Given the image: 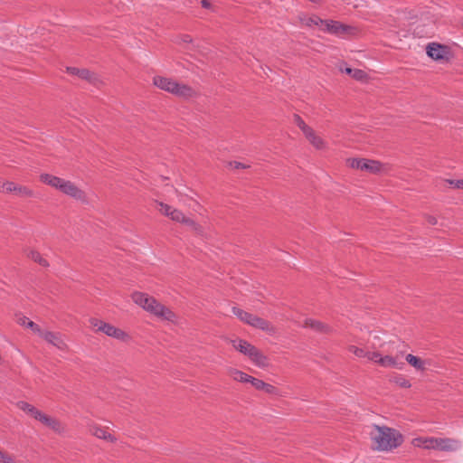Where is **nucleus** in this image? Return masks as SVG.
Returning <instances> with one entry per match:
<instances>
[{"label": "nucleus", "mask_w": 463, "mask_h": 463, "mask_svg": "<svg viewBox=\"0 0 463 463\" xmlns=\"http://www.w3.org/2000/svg\"><path fill=\"white\" fill-rule=\"evenodd\" d=\"M427 55L434 61L448 60L449 50L446 45L438 43H430L426 46Z\"/></svg>", "instance_id": "4"}, {"label": "nucleus", "mask_w": 463, "mask_h": 463, "mask_svg": "<svg viewBox=\"0 0 463 463\" xmlns=\"http://www.w3.org/2000/svg\"><path fill=\"white\" fill-rule=\"evenodd\" d=\"M93 434L102 439H113L111 434L108 433L107 430H103L102 428H95L93 430Z\"/></svg>", "instance_id": "29"}, {"label": "nucleus", "mask_w": 463, "mask_h": 463, "mask_svg": "<svg viewBox=\"0 0 463 463\" xmlns=\"http://www.w3.org/2000/svg\"><path fill=\"white\" fill-rule=\"evenodd\" d=\"M158 210L163 214L170 217L171 211H174V208H172L170 205H168L166 203H160Z\"/></svg>", "instance_id": "33"}, {"label": "nucleus", "mask_w": 463, "mask_h": 463, "mask_svg": "<svg viewBox=\"0 0 463 463\" xmlns=\"http://www.w3.org/2000/svg\"><path fill=\"white\" fill-rule=\"evenodd\" d=\"M428 222H429V223H430V224H431V225H435V224H437V219H436L435 217H433V216H430V217L428 218Z\"/></svg>", "instance_id": "45"}, {"label": "nucleus", "mask_w": 463, "mask_h": 463, "mask_svg": "<svg viewBox=\"0 0 463 463\" xmlns=\"http://www.w3.org/2000/svg\"><path fill=\"white\" fill-rule=\"evenodd\" d=\"M80 69L79 68H76V67H68L67 68V71L72 75H76L79 73Z\"/></svg>", "instance_id": "41"}, {"label": "nucleus", "mask_w": 463, "mask_h": 463, "mask_svg": "<svg viewBox=\"0 0 463 463\" xmlns=\"http://www.w3.org/2000/svg\"><path fill=\"white\" fill-rule=\"evenodd\" d=\"M77 76L82 80H88L89 82L92 83V84H97L98 81H99V79H98V76L90 71L89 70L87 69H80L79 73L77 74Z\"/></svg>", "instance_id": "20"}, {"label": "nucleus", "mask_w": 463, "mask_h": 463, "mask_svg": "<svg viewBox=\"0 0 463 463\" xmlns=\"http://www.w3.org/2000/svg\"><path fill=\"white\" fill-rule=\"evenodd\" d=\"M234 167L235 168H245V165H243L242 163H240V162H234Z\"/></svg>", "instance_id": "47"}, {"label": "nucleus", "mask_w": 463, "mask_h": 463, "mask_svg": "<svg viewBox=\"0 0 463 463\" xmlns=\"http://www.w3.org/2000/svg\"><path fill=\"white\" fill-rule=\"evenodd\" d=\"M300 21L307 27L320 26V29H322L325 19H322L317 15H303L300 17Z\"/></svg>", "instance_id": "15"}, {"label": "nucleus", "mask_w": 463, "mask_h": 463, "mask_svg": "<svg viewBox=\"0 0 463 463\" xmlns=\"http://www.w3.org/2000/svg\"><path fill=\"white\" fill-rule=\"evenodd\" d=\"M232 314L236 316L241 321L244 322L249 312L242 310L238 307H232Z\"/></svg>", "instance_id": "30"}, {"label": "nucleus", "mask_w": 463, "mask_h": 463, "mask_svg": "<svg viewBox=\"0 0 463 463\" xmlns=\"http://www.w3.org/2000/svg\"><path fill=\"white\" fill-rule=\"evenodd\" d=\"M0 462L3 463H16L10 456L0 451Z\"/></svg>", "instance_id": "37"}, {"label": "nucleus", "mask_w": 463, "mask_h": 463, "mask_svg": "<svg viewBox=\"0 0 463 463\" xmlns=\"http://www.w3.org/2000/svg\"><path fill=\"white\" fill-rule=\"evenodd\" d=\"M309 1L312 2V3H315V4L320 2V0H309Z\"/></svg>", "instance_id": "48"}, {"label": "nucleus", "mask_w": 463, "mask_h": 463, "mask_svg": "<svg viewBox=\"0 0 463 463\" xmlns=\"http://www.w3.org/2000/svg\"><path fill=\"white\" fill-rule=\"evenodd\" d=\"M363 170L370 173H379L381 171V164L375 160L364 159L363 163Z\"/></svg>", "instance_id": "19"}, {"label": "nucleus", "mask_w": 463, "mask_h": 463, "mask_svg": "<svg viewBox=\"0 0 463 463\" xmlns=\"http://www.w3.org/2000/svg\"><path fill=\"white\" fill-rule=\"evenodd\" d=\"M363 163H364V158H352L349 160V165L355 169L363 170Z\"/></svg>", "instance_id": "31"}, {"label": "nucleus", "mask_w": 463, "mask_h": 463, "mask_svg": "<svg viewBox=\"0 0 463 463\" xmlns=\"http://www.w3.org/2000/svg\"><path fill=\"white\" fill-rule=\"evenodd\" d=\"M366 358L378 364V359L382 358V355L376 352H367Z\"/></svg>", "instance_id": "36"}, {"label": "nucleus", "mask_w": 463, "mask_h": 463, "mask_svg": "<svg viewBox=\"0 0 463 463\" xmlns=\"http://www.w3.org/2000/svg\"><path fill=\"white\" fill-rule=\"evenodd\" d=\"M26 326H27V327L32 328L33 331H37L41 334V329H40L39 326L37 324H35L34 322L28 321Z\"/></svg>", "instance_id": "40"}, {"label": "nucleus", "mask_w": 463, "mask_h": 463, "mask_svg": "<svg viewBox=\"0 0 463 463\" xmlns=\"http://www.w3.org/2000/svg\"><path fill=\"white\" fill-rule=\"evenodd\" d=\"M376 432L372 434L374 449L379 451H390L398 448L403 441L402 435L387 426L375 425Z\"/></svg>", "instance_id": "1"}, {"label": "nucleus", "mask_w": 463, "mask_h": 463, "mask_svg": "<svg viewBox=\"0 0 463 463\" xmlns=\"http://www.w3.org/2000/svg\"><path fill=\"white\" fill-rule=\"evenodd\" d=\"M232 345L236 350H238L240 353L243 354L248 357L250 356V354L253 351V348L255 347L248 341L243 339L232 340Z\"/></svg>", "instance_id": "13"}, {"label": "nucleus", "mask_w": 463, "mask_h": 463, "mask_svg": "<svg viewBox=\"0 0 463 463\" xmlns=\"http://www.w3.org/2000/svg\"><path fill=\"white\" fill-rule=\"evenodd\" d=\"M244 323L252 327L260 329L264 332H267L269 334L274 333V327L267 320H265L260 317H257L251 313H249L247 315L246 319L244 320Z\"/></svg>", "instance_id": "7"}, {"label": "nucleus", "mask_w": 463, "mask_h": 463, "mask_svg": "<svg viewBox=\"0 0 463 463\" xmlns=\"http://www.w3.org/2000/svg\"><path fill=\"white\" fill-rule=\"evenodd\" d=\"M305 137L316 148L322 149L325 146V142L323 141V139L316 136L313 129H311L310 133H307Z\"/></svg>", "instance_id": "22"}, {"label": "nucleus", "mask_w": 463, "mask_h": 463, "mask_svg": "<svg viewBox=\"0 0 463 463\" xmlns=\"http://www.w3.org/2000/svg\"><path fill=\"white\" fill-rule=\"evenodd\" d=\"M249 358L255 365L260 368H263L268 364L267 357L256 347L253 348V351L250 354Z\"/></svg>", "instance_id": "14"}, {"label": "nucleus", "mask_w": 463, "mask_h": 463, "mask_svg": "<svg viewBox=\"0 0 463 463\" xmlns=\"http://www.w3.org/2000/svg\"><path fill=\"white\" fill-rule=\"evenodd\" d=\"M354 69H352V68H349V67H345V69H341L342 71L345 72L346 74L348 75H353V72H354Z\"/></svg>", "instance_id": "43"}, {"label": "nucleus", "mask_w": 463, "mask_h": 463, "mask_svg": "<svg viewBox=\"0 0 463 463\" xmlns=\"http://www.w3.org/2000/svg\"><path fill=\"white\" fill-rule=\"evenodd\" d=\"M170 218L175 222L185 223L191 227L195 226V222L192 219L185 217L184 213L177 209L171 211Z\"/></svg>", "instance_id": "17"}, {"label": "nucleus", "mask_w": 463, "mask_h": 463, "mask_svg": "<svg viewBox=\"0 0 463 463\" xmlns=\"http://www.w3.org/2000/svg\"><path fill=\"white\" fill-rule=\"evenodd\" d=\"M294 122L295 124L302 130L304 135L306 136L307 133H310V130L312 129L310 127H308L305 121L298 116L294 115Z\"/></svg>", "instance_id": "26"}, {"label": "nucleus", "mask_w": 463, "mask_h": 463, "mask_svg": "<svg viewBox=\"0 0 463 463\" xmlns=\"http://www.w3.org/2000/svg\"><path fill=\"white\" fill-rule=\"evenodd\" d=\"M18 406L19 408L31 414L34 419L37 420V418L40 416V414L42 413V411H40L39 410H37L34 406L31 405L30 403L28 402H20L18 403Z\"/></svg>", "instance_id": "21"}, {"label": "nucleus", "mask_w": 463, "mask_h": 463, "mask_svg": "<svg viewBox=\"0 0 463 463\" xmlns=\"http://www.w3.org/2000/svg\"><path fill=\"white\" fill-rule=\"evenodd\" d=\"M41 336L45 341L53 345L54 346L58 347L59 349H62L64 346V343L59 334H56V333H53L51 331H43V332H41Z\"/></svg>", "instance_id": "11"}, {"label": "nucleus", "mask_w": 463, "mask_h": 463, "mask_svg": "<svg viewBox=\"0 0 463 463\" xmlns=\"http://www.w3.org/2000/svg\"><path fill=\"white\" fill-rule=\"evenodd\" d=\"M352 77L358 80H363L366 78V72L360 69H354Z\"/></svg>", "instance_id": "34"}, {"label": "nucleus", "mask_w": 463, "mask_h": 463, "mask_svg": "<svg viewBox=\"0 0 463 463\" xmlns=\"http://www.w3.org/2000/svg\"><path fill=\"white\" fill-rule=\"evenodd\" d=\"M449 184L455 188L463 190V180H449Z\"/></svg>", "instance_id": "38"}, {"label": "nucleus", "mask_w": 463, "mask_h": 463, "mask_svg": "<svg viewBox=\"0 0 463 463\" xmlns=\"http://www.w3.org/2000/svg\"><path fill=\"white\" fill-rule=\"evenodd\" d=\"M173 94L183 98H189L193 94V90L187 85L176 82V88H175Z\"/></svg>", "instance_id": "18"}, {"label": "nucleus", "mask_w": 463, "mask_h": 463, "mask_svg": "<svg viewBox=\"0 0 463 463\" xmlns=\"http://www.w3.org/2000/svg\"><path fill=\"white\" fill-rule=\"evenodd\" d=\"M37 420L39 421H41L42 423H43L44 425L51 428L52 430H53L57 432L61 431L60 422L58 420H56L55 419L45 415L44 413L42 412L40 414V416L37 418Z\"/></svg>", "instance_id": "16"}, {"label": "nucleus", "mask_w": 463, "mask_h": 463, "mask_svg": "<svg viewBox=\"0 0 463 463\" xmlns=\"http://www.w3.org/2000/svg\"><path fill=\"white\" fill-rule=\"evenodd\" d=\"M378 364L383 367L397 368L396 360L390 355L382 356L378 359Z\"/></svg>", "instance_id": "24"}, {"label": "nucleus", "mask_w": 463, "mask_h": 463, "mask_svg": "<svg viewBox=\"0 0 463 463\" xmlns=\"http://www.w3.org/2000/svg\"><path fill=\"white\" fill-rule=\"evenodd\" d=\"M132 300L145 310L165 320L172 321L175 317L169 308L161 305L153 297L146 293L138 291L134 292L132 294Z\"/></svg>", "instance_id": "2"}, {"label": "nucleus", "mask_w": 463, "mask_h": 463, "mask_svg": "<svg viewBox=\"0 0 463 463\" xmlns=\"http://www.w3.org/2000/svg\"><path fill=\"white\" fill-rule=\"evenodd\" d=\"M60 191L75 199H81L83 197V192L71 181L64 180V184H62Z\"/></svg>", "instance_id": "10"}, {"label": "nucleus", "mask_w": 463, "mask_h": 463, "mask_svg": "<svg viewBox=\"0 0 463 463\" xmlns=\"http://www.w3.org/2000/svg\"><path fill=\"white\" fill-rule=\"evenodd\" d=\"M350 351L352 353H354V354L357 357H366L367 355V351H365L364 349L363 348H360V347H357V346H354V345H352L350 346Z\"/></svg>", "instance_id": "32"}, {"label": "nucleus", "mask_w": 463, "mask_h": 463, "mask_svg": "<svg viewBox=\"0 0 463 463\" xmlns=\"http://www.w3.org/2000/svg\"><path fill=\"white\" fill-rule=\"evenodd\" d=\"M306 326L315 329L317 331H324L325 330V326L321 322L313 320V319H307Z\"/></svg>", "instance_id": "28"}, {"label": "nucleus", "mask_w": 463, "mask_h": 463, "mask_svg": "<svg viewBox=\"0 0 463 463\" xmlns=\"http://www.w3.org/2000/svg\"><path fill=\"white\" fill-rule=\"evenodd\" d=\"M252 386H254L257 390H261L265 386V383L262 380L251 377L250 382Z\"/></svg>", "instance_id": "35"}, {"label": "nucleus", "mask_w": 463, "mask_h": 463, "mask_svg": "<svg viewBox=\"0 0 463 463\" xmlns=\"http://www.w3.org/2000/svg\"><path fill=\"white\" fill-rule=\"evenodd\" d=\"M424 449H434L439 451L452 452L461 448V442L458 439L450 438L427 437L417 439Z\"/></svg>", "instance_id": "3"}, {"label": "nucleus", "mask_w": 463, "mask_h": 463, "mask_svg": "<svg viewBox=\"0 0 463 463\" xmlns=\"http://www.w3.org/2000/svg\"><path fill=\"white\" fill-rule=\"evenodd\" d=\"M3 188L6 193H14L22 197H31L33 193L26 186L17 185L13 182H5L3 184Z\"/></svg>", "instance_id": "8"}, {"label": "nucleus", "mask_w": 463, "mask_h": 463, "mask_svg": "<svg viewBox=\"0 0 463 463\" xmlns=\"http://www.w3.org/2000/svg\"><path fill=\"white\" fill-rule=\"evenodd\" d=\"M232 377L235 381H238V382H241V383H250V378L252 376L243 373L242 371H240V370H234L232 372Z\"/></svg>", "instance_id": "25"}, {"label": "nucleus", "mask_w": 463, "mask_h": 463, "mask_svg": "<svg viewBox=\"0 0 463 463\" xmlns=\"http://www.w3.org/2000/svg\"><path fill=\"white\" fill-rule=\"evenodd\" d=\"M28 257L33 260V261L39 263L40 265L43 266V267H46L48 266V262L46 261V260H44L39 252L35 251V250H31L29 253H28Z\"/></svg>", "instance_id": "27"}, {"label": "nucleus", "mask_w": 463, "mask_h": 463, "mask_svg": "<svg viewBox=\"0 0 463 463\" xmlns=\"http://www.w3.org/2000/svg\"><path fill=\"white\" fill-rule=\"evenodd\" d=\"M201 4H202V6L205 9H209L212 5V4L209 0H202Z\"/></svg>", "instance_id": "42"}, {"label": "nucleus", "mask_w": 463, "mask_h": 463, "mask_svg": "<svg viewBox=\"0 0 463 463\" xmlns=\"http://www.w3.org/2000/svg\"><path fill=\"white\" fill-rule=\"evenodd\" d=\"M405 359L408 364L418 370H422L424 368L423 361L418 356L409 354L406 355Z\"/></svg>", "instance_id": "23"}, {"label": "nucleus", "mask_w": 463, "mask_h": 463, "mask_svg": "<svg viewBox=\"0 0 463 463\" xmlns=\"http://www.w3.org/2000/svg\"><path fill=\"white\" fill-rule=\"evenodd\" d=\"M92 325L96 326L99 331L104 333L108 336H111L118 340H124L128 336L127 334L121 329L117 328L114 326L103 321L94 319L92 321Z\"/></svg>", "instance_id": "5"}, {"label": "nucleus", "mask_w": 463, "mask_h": 463, "mask_svg": "<svg viewBox=\"0 0 463 463\" xmlns=\"http://www.w3.org/2000/svg\"><path fill=\"white\" fill-rule=\"evenodd\" d=\"M261 390L267 393H273L276 388L273 385L265 383V386Z\"/></svg>", "instance_id": "39"}, {"label": "nucleus", "mask_w": 463, "mask_h": 463, "mask_svg": "<svg viewBox=\"0 0 463 463\" xmlns=\"http://www.w3.org/2000/svg\"><path fill=\"white\" fill-rule=\"evenodd\" d=\"M321 30L325 33L340 36L348 33L350 30V26L345 25L338 21L325 20Z\"/></svg>", "instance_id": "6"}, {"label": "nucleus", "mask_w": 463, "mask_h": 463, "mask_svg": "<svg viewBox=\"0 0 463 463\" xmlns=\"http://www.w3.org/2000/svg\"><path fill=\"white\" fill-rule=\"evenodd\" d=\"M153 81L157 88L168 91L172 94L174 93L175 88H176V81H174L165 77L156 76L154 77Z\"/></svg>", "instance_id": "9"}, {"label": "nucleus", "mask_w": 463, "mask_h": 463, "mask_svg": "<svg viewBox=\"0 0 463 463\" xmlns=\"http://www.w3.org/2000/svg\"><path fill=\"white\" fill-rule=\"evenodd\" d=\"M400 385L404 387V388L411 387V383H409V381L404 380V379L400 383Z\"/></svg>", "instance_id": "44"}, {"label": "nucleus", "mask_w": 463, "mask_h": 463, "mask_svg": "<svg viewBox=\"0 0 463 463\" xmlns=\"http://www.w3.org/2000/svg\"><path fill=\"white\" fill-rule=\"evenodd\" d=\"M183 42L186 43H192V37L190 35H184L183 37Z\"/></svg>", "instance_id": "46"}, {"label": "nucleus", "mask_w": 463, "mask_h": 463, "mask_svg": "<svg viewBox=\"0 0 463 463\" xmlns=\"http://www.w3.org/2000/svg\"><path fill=\"white\" fill-rule=\"evenodd\" d=\"M40 179L43 183L47 184L58 190H61L62 184H64V179L52 175L50 174H42L40 175Z\"/></svg>", "instance_id": "12"}]
</instances>
